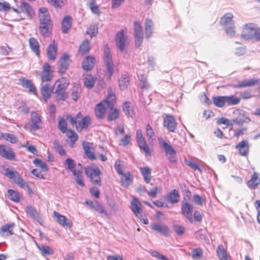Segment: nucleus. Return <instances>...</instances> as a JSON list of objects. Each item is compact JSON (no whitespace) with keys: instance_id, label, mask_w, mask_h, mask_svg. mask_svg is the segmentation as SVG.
I'll use <instances>...</instances> for the list:
<instances>
[{"instance_id":"1","label":"nucleus","mask_w":260,"mask_h":260,"mask_svg":"<svg viewBox=\"0 0 260 260\" xmlns=\"http://www.w3.org/2000/svg\"><path fill=\"white\" fill-rule=\"evenodd\" d=\"M12 10L17 14L18 20L30 19L35 15L31 6L23 1H21L16 8H13Z\"/></svg>"},{"instance_id":"2","label":"nucleus","mask_w":260,"mask_h":260,"mask_svg":"<svg viewBox=\"0 0 260 260\" xmlns=\"http://www.w3.org/2000/svg\"><path fill=\"white\" fill-rule=\"evenodd\" d=\"M67 118L71 123L76 125V128L78 131L87 129L91 123L90 117L88 116L83 117L81 112H78L75 117L71 115H67Z\"/></svg>"},{"instance_id":"3","label":"nucleus","mask_w":260,"mask_h":260,"mask_svg":"<svg viewBox=\"0 0 260 260\" xmlns=\"http://www.w3.org/2000/svg\"><path fill=\"white\" fill-rule=\"evenodd\" d=\"M244 39H254L257 41H260V26L253 23L246 24L243 28L241 34Z\"/></svg>"},{"instance_id":"4","label":"nucleus","mask_w":260,"mask_h":260,"mask_svg":"<svg viewBox=\"0 0 260 260\" xmlns=\"http://www.w3.org/2000/svg\"><path fill=\"white\" fill-rule=\"evenodd\" d=\"M85 173L93 184L101 186L102 171L98 166L92 164L91 166L85 168Z\"/></svg>"},{"instance_id":"5","label":"nucleus","mask_w":260,"mask_h":260,"mask_svg":"<svg viewBox=\"0 0 260 260\" xmlns=\"http://www.w3.org/2000/svg\"><path fill=\"white\" fill-rule=\"evenodd\" d=\"M136 139L138 146L141 150L144 152L146 157H150L152 154V150L148 146L141 129H138L137 131Z\"/></svg>"},{"instance_id":"6","label":"nucleus","mask_w":260,"mask_h":260,"mask_svg":"<svg viewBox=\"0 0 260 260\" xmlns=\"http://www.w3.org/2000/svg\"><path fill=\"white\" fill-rule=\"evenodd\" d=\"M103 58L107 71L109 74V78L110 79L114 73V66L112 61V54L108 44H106L104 48Z\"/></svg>"},{"instance_id":"7","label":"nucleus","mask_w":260,"mask_h":260,"mask_svg":"<svg viewBox=\"0 0 260 260\" xmlns=\"http://www.w3.org/2000/svg\"><path fill=\"white\" fill-rule=\"evenodd\" d=\"M161 146L164 148L165 153L168 156L169 161L171 164H176V151L173 147L165 141L162 140L160 142Z\"/></svg>"},{"instance_id":"8","label":"nucleus","mask_w":260,"mask_h":260,"mask_svg":"<svg viewBox=\"0 0 260 260\" xmlns=\"http://www.w3.org/2000/svg\"><path fill=\"white\" fill-rule=\"evenodd\" d=\"M5 171L6 172L5 174L7 177L12 179L14 183L20 187L22 188H25V183L17 172L11 170L9 168L6 169Z\"/></svg>"},{"instance_id":"9","label":"nucleus","mask_w":260,"mask_h":260,"mask_svg":"<svg viewBox=\"0 0 260 260\" xmlns=\"http://www.w3.org/2000/svg\"><path fill=\"white\" fill-rule=\"evenodd\" d=\"M42 128V116L36 112L31 113L30 124L29 129L30 132H36Z\"/></svg>"},{"instance_id":"10","label":"nucleus","mask_w":260,"mask_h":260,"mask_svg":"<svg viewBox=\"0 0 260 260\" xmlns=\"http://www.w3.org/2000/svg\"><path fill=\"white\" fill-rule=\"evenodd\" d=\"M115 42L116 47L123 51L128 45V42L124 35V30L122 29L118 31L115 37Z\"/></svg>"},{"instance_id":"11","label":"nucleus","mask_w":260,"mask_h":260,"mask_svg":"<svg viewBox=\"0 0 260 260\" xmlns=\"http://www.w3.org/2000/svg\"><path fill=\"white\" fill-rule=\"evenodd\" d=\"M71 62L70 56L66 53L62 54L58 60V73L60 75L64 74L68 70Z\"/></svg>"},{"instance_id":"12","label":"nucleus","mask_w":260,"mask_h":260,"mask_svg":"<svg viewBox=\"0 0 260 260\" xmlns=\"http://www.w3.org/2000/svg\"><path fill=\"white\" fill-rule=\"evenodd\" d=\"M53 77V71L52 67L48 62H45L42 68L41 80L42 82H49Z\"/></svg>"},{"instance_id":"13","label":"nucleus","mask_w":260,"mask_h":260,"mask_svg":"<svg viewBox=\"0 0 260 260\" xmlns=\"http://www.w3.org/2000/svg\"><path fill=\"white\" fill-rule=\"evenodd\" d=\"M134 29L135 44L137 47H139L141 45L143 39V30L141 23L137 21H135Z\"/></svg>"},{"instance_id":"14","label":"nucleus","mask_w":260,"mask_h":260,"mask_svg":"<svg viewBox=\"0 0 260 260\" xmlns=\"http://www.w3.org/2000/svg\"><path fill=\"white\" fill-rule=\"evenodd\" d=\"M163 125L169 132H174L177 128V123L173 115L167 114L164 118Z\"/></svg>"},{"instance_id":"15","label":"nucleus","mask_w":260,"mask_h":260,"mask_svg":"<svg viewBox=\"0 0 260 260\" xmlns=\"http://www.w3.org/2000/svg\"><path fill=\"white\" fill-rule=\"evenodd\" d=\"M181 209L182 214L192 223L193 222L192 206L187 202L183 201Z\"/></svg>"},{"instance_id":"16","label":"nucleus","mask_w":260,"mask_h":260,"mask_svg":"<svg viewBox=\"0 0 260 260\" xmlns=\"http://www.w3.org/2000/svg\"><path fill=\"white\" fill-rule=\"evenodd\" d=\"M57 50V44L54 40H52L47 48V56L48 59L51 61L55 60L56 58Z\"/></svg>"},{"instance_id":"17","label":"nucleus","mask_w":260,"mask_h":260,"mask_svg":"<svg viewBox=\"0 0 260 260\" xmlns=\"http://www.w3.org/2000/svg\"><path fill=\"white\" fill-rule=\"evenodd\" d=\"M53 216L56 218L58 223L63 227L71 228L73 223L72 221L67 218L65 216L61 215L59 213L54 211Z\"/></svg>"},{"instance_id":"18","label":"nucleus","mask_w":260,"mask_h":260,"mask_svg":"<svg viewBox=\"0 0 260 260\" xmlns=\"http://www.w3.org/2000/svg\"><path fill=\"white\" fill-rule=\"evenodd\" d=\"M19 83L24 87L28 89L29 92L36 95L37 94V88L32 80L27 79L24 77L19 79Z\"/></svg>"},{"instance_id":"19","label":"nucleus","mask_w":260,"mask_h":260,"mask_svg":"<svg viewBox=\"0 0 260 260\" xmlns=\"http://www.w3.org/2000/svg\"><path fill=\"white\" fill-rule=\"evenodd\" d=\"M82 146L87 157L91 160L96 159V157L94 153V148L92 146V144L85 141L82 142Z\"/></svg>"},{"instance_id":"20","label":"nucleus","mask_w":260,"mask_h":260,"mask_svg":"<svg viewBox=\"0 0 260 260\" xmlns=\"http://www.w3.org/2000/svg\"><path fill=\"white\" fill-rule=\"evenodd\" d=\"M0 155L9 160H13L15 157V154L12 149L5 145H0Z\"/></svg>"},{"instance_id":"21","label":"nucleus","mask_w":260,"mask_h":260,"mask_svg":"<svg viewBox=\"0 0 260 260\" xmlns=\"http://www.w3.org/2000/svg\"><path fill=\"white\" fill-rule=\"evenodd\" d=\"M78 169L76 171H74L72 173L74 176V180L76 183L81 187H84L85 183L84 182V179L82 176L83 169L81 164H77Z\"/></svg>"},{"instance_id":"22","label":"nucleus","mask_w":260,"mask_h":260,"mask_svg":"<svg viewBox=\"0 0 260 260\" xmlns=\"http://www.w3.org/2000/svg\"><path fill=\"white\" fill-rule=\"evenodd\" d=\"M53 27L52 22L40 23L39 31L41 34L44 37H47L52 32Z\"/></svg>"},{"instance_id":"23","label":"nucleus","mask_w":260,"mask_h":260,"mask_svg":"<svg viewBox=\"0 0 260 260\" xmlns=\"http://www.w3.org/2000/svg\"><path fill=\"white\" fill-rule=\"evenodd\" d=\"M38 15L40 23L52 22L49 10L46 7L39 8Z\"/></svg>"},{"instance_id":"24","label":"nucleus","mask_w":260,"mask_h":260,"mask_svg":"<svg viewBox=\"0 0 260 260\" xmlns=\"http://www.w3.org/2000/svg\"><path fill=\"white\" fill-rule=\"evenodd\" d=\"M108 95L106 99L102 101L107 105L109 107H114L116 103V96L112 90V88L109 87L107 89Z\"/></svg>"},{"instance_id":"25","label":"nucleus","mask_w":260,"mask_h":260,"mask_svg":"<svg viewBox=\"0 0 260 260\" xmlns=\"http://www.w3.org/2000/svg\"><path fill=\"white\" fill-rule=\"evenodd\" d=\"M105 103L102 101L98 103L94 108V113L96 117L100 119L105 118L106 113V108Z\"/></svg>"},{"instance_id":"26","label":"nucleus","mask_w":260,"mask_h":260,"mask_svg":"<svg viewBox=\"0 0 260 260\" xmlns=\"http://www.w3.org/2000/svg\"><path fill=\"white\" fill-rule=\"evenodd\" d=\"M95 63V58L93 56H87L83 60L82 67L84 70H92Z\"/></svg>"},{"instance_id":"27","label":"nucleus","mask_w":260,"mask_h":260,"mask_svg":"<svg viewBox=\"0 0 260 260\" xmlns=\"http://www.w3.org/2000/svg\"><path fill=\"white\" fill-rule=\"evenodd\" d=\"M240 154L244 156L248 155L249 150V145L246 140H243L239 142L236 146Z\"/></svg>"},{"instance_id":"28","label":"nucleus","mask_w":260,"mask_h":260,"mask_svg":"<svg viewBox=\"0 0 260 260\" xmlns=\"http://www.w3.org/2000/svg\"><path fill=\"white\" fill-rule=\"evenodd\" d=\"M259 83V80L256 79H245L234 85L235 88H244L253 86Z\"/></svg>"},{"instance_id":"29","label":"nucleus","mask_w":260,"mask_h":260,"mask_svg":"<svg viewBox=\"0 0 260 260\" xmlns=\"http://www.w3.org/2000/svg\"><path fill=\"white\" fill-rule=\"evenodd\" d=\"M164 198L168 202L174 204L177 203L180 199V194L178 190L174 189Z\"/></svg>"},{"instance_id":"30","label":"nucleus","mask_w":260,"mask_h":260,"mask_svg":"<svg viewBox=\"0 0 260 260\" xmlns=\"http://www.w3.org/2000/svg\"><path fill=\"white\" fill-rule=\"evenodd\" d=\"M15 226L14 223L6 224L0 229V235L3 237L8 236L14 234L13 229Z\"/></svg>"},{"instance_id":"31","label":"nucleus","mask_w":260,"mask_h":260,"mask_svg":"<svg viewBox=\"0 0 260 260\" xmlns=\"http://www.w3.org/2000/svg\"><path fill=\"white\" fill-rule=\"evenodd\" d=\"M216 254L219 260H231L227 250L222 245H219L216 249Z\"/></svg>"},{"instance_id":"32","label":"nucleus","mask_w":260,"mask_h":260,"mask_svg":"<svg viewBox=\"0 0 260 260\" xmlns=\"http://www.w3.org/2000/svg\"><path fill=\"white\" fill-rule=\"evenodd\" d=\"M151 229L152 230L157 232L165 236H168L170 233L168 227L164 224L152 223L151 224Z\"/></svg>"},{"instance_id":"33","label":"nucleus","mask_w":260,"mask_h":260,"mask_svg":"<svg viewBox=\"0 0 260 260\" xmlns=\"http://www.w3.org/2000/svg\"><path fill=\"white\" fill-rule=\"evenodd\" d=\"M140 171L144 182L147 184L149 183L152 178L151 169L148 167H143L140 168Z\"/></svg>"},{"instance_id":"34","label":"nucleus","mask_w":260,"mask_h":260,"mask_svg":"<svg viewBox=\"0 0 260 260\" xmlns=\"http://www.w3.org/2000/svg\"><path fill=\"white\" fill-rule=\"evenodd\" d=\"M29 46L31 51L34 52L37 57H40V44L38 40L35 38L29 39Z\"/></svg>"},{"instance_id":"35","label":"nucleus","mask_w":260,"mask_h":260,"mask_svg":"<svg viewBox=\"0 0 260 260\" xmlns=\"http://www.w3.org/2000/svg\"><path fill=\"white\" fill-rule=\"evenodd\" d=\"M72 24V17L69 15L64 16L61 21V30L63 33H67Z\"/></svg>"},{"instance_id":"36","label":"nucleus","mask_w":260,"mask_h":260,"mask_svg":"<svg viewBox=\"0 0 260 260\" xmlns=\"http://www.w3.org/2000/svg\"><path fill=\"white\" fill-rule=\"evenodd\" d=\"M131 209L134 214H136L142 210V204L136 197L132 198V200L131 202Z\"/></svg>"},{"instance_id":"37","label":"nucleus","mask_w":260,"mask_h":260,"mask_svg":"<svg viewBox=\"0 0 260 260\" xmlns=\"http://www.w3.org/2000/svg\"><path fill=\"white\" fill-rule=\"evenodd\" d=\"M90 50V43L89 41L85 40L79 46L78 53V55L83 56L87 54Z\"/></svg>"},{"instance_id":"38","label":"nucleus","mask_w":260,"mask_h":260,"mask_svg":"<svg viewBox=\"0 0 260 260\" xmlns=\"http://www.w3.org/2000/svg\"><path fill=\"white\" fill-rule=\"evenodd\" d=\"M260 183V175L254 172L251 178L247 182L248 186L252 189L256 188Z\"/></svg>"},{"instance_id":"39","label":"nucleus","mask_w":260,"mask_h":260,"mask_svg":"<svg viewBox=\"0 0 260 260\" xmlns=\"http://www.w3.org/2000/svg\"><path fill=\"white\" fill-rule=\"evenodd\" d=\"M122 109L127 116L132 117L135 114L134 107L132 104L129 102H125L123 103L122 105Z\"/></svg>"},{"instance_id":"40","label":"nucleus","mask_w":260,"mask_h":260,"mask_svg":"<svg viewBox=\"0 0 260 260\" xmlns=\"http://www.w3.org/2000/svg\"><path fill=\"white\" fill-rule=\"evenodd\" d=\"M107 115V119L109 121H114L117 119L120 115V111L116 108L111 107Z\"/></svg>"},{"instance_id":"41","label":"nucleus","mask_w":260,"mask_h":260,"mask_svg":"<svg viewBox=\"0 0 260 260\" xmlns=\"http://www.w3.org/2000/svg\"><path fill=\"white\" fill-rule=\"evenodd\" d=\"M122 176L121 178V185L124 187H128L133 182V176L130 172H127L126 174H120Z\"/></svg>"},{"instance_id":"42","label":"nucleus","mask_w":260,"mask_h":260,"mask_svg":"<svg viewBox=\"0 0 260 260\" xmlns=\"http://www.w3.org/2000/svg\"><path fill=\"white\" fill-rule=\"evenodd\" d=\"M130 80L129 75L127 74L122 75L118 80L119 86L121 90H124L128 86Z\"/></svg>"},{"instance_id":"43","label":"nucleus","mask_w":260,"mask_h":260,"mask_svg":"<svg viewBox=\"0 0 260 260\" xmlns=\"http://www.w3.org/2000/svg\"><path fill=\"white\" fill-rule=\"evenodd\" d=\"M8 198L12 201L18 203L20 201L21 196L19 192L12 189H9L7 191Z\"/></svg>"},{"instance_id":"44","label":"nucleus","mask_w":260,"mask_h":260,"mask_svg":"<svg viewBox=\"0 0 260 260\" xmlns=\"http://www.w3.org/2000/svg\"><path fill=\"white\" fill-rule=\"evenodd\" d=\"M68 85L69 81L67 78L64 77L60 78L55 83V85H56L57 87L56 90L60 91L61 90H64L67 87Z\"/></svg>"},{"instance_id":"45","label":"nucleus","mask_w":260,"mask_h":260,"mask_svg":"<svg viewBox=\"0 0 260 260\" xmlns=\"http://www.w3.org/2000/svg\"><path fill=\"white\" fill-rule=\"evenodd\" d=\"M153 29V23L150 19H147L145 23V32L146 38H150L152 34Z\"/></svg>"},{"instance_id":"46","label":"nucleus","mask_w":260,"mask_h":260,"mask_svg":"<svg viewBox=\"0 0 260 260\" xmlns=\"http://www.w3.org/2000/svg\"><path fill=\"white\" fill-rule=\"evenodd\" d=\"M83 83L85 87L88 89H91L94 85V79L90 74L85 75L83 78Z\"/></svg>"},{"instance_id":"47","label":"nucleus","mask_w":260,"mask_h":260,"mask_svg":"<svg viewBox=\"0 0 260 260\" xmlns=\"http://www.w3.org/2000/svg\"><path fill=\"white\" fill-rule=\"evenodd\" d=\"M65 134L71 141L70 144L71 147H74L75 142L78 139V135L74 131L71 129H69Z\"/></svg>"},{"instance_id":"48","label":"nucleus","mask_w":260,"mask_h":260,"mask_svg":"<svg viewBox=\"0 0 260 260\" xmlns=\"http://www.w3.org/2000/svg\"><path fill=\"white\" fill-rule=\"evenodd\" d=\"M214 104L217 107L221 108L226 103L225 96H216L212 99Z\"/></svg>"},{"instance_id":"49","label":"nucleus","mask_w":260,"mask_h":260,"mask_svg":"<svg viewBox=\"0 0 260 260\" xmlns=\"http://www.w3.org/2000/svg\"><path fill=\"white\" fill-rule=\"evenodd\" d=\"M41 93L44 100L47 102L50 98L51 93V90L48 84H46L42 87L41 89Z\"/></svg>"},{"instance_id":"50","label":"nucleus","mask_w":260,"mask_h":260,"mask_svg":"<svg viewBox=\"0 0 260 260\" xmlns=\"http://www.w3.org/2000/svg\"><path fill=\"white\" fill-rule=\"evenodd\" d=\"M145 133L148 141H152L155 139L154 131L150 124L146 125Z\"/></svg>"},{"instance_id":"51","label":"nucleus","mask_w":260,"mask_h":260,"mask_svg":"<svg viewBox=\"0 0 260 260\" xmlns=\"http://www.w3.org/2000/svg\"><path fill=\"white\" fill-rule=\"evenodd\" d=\"M26 212L28 216L35 220L40 219L39 214L37 210L31 206H28L26 208Z\"/></svg>"},{"instance_id":"52","label":"nucleus","mask_w":260,"mask_h":260,"mask_svg":"<svg viewBox=\"0 0 260 260\" xmlns=\"http://www.w3.org/2000/svg\"><path fill=\"white\" fill-rule=\"evenodd\" d=\"M51 6L55 8H61L66 4L67 0H46Z\"/></svg>"},{"instance_id":"53","label":"nucleus","mask_w":260,"mask_h":260,"mask_svg":"<svg viewBox=\"0 0 260 260\" xmlns=\"http://www.w3.org/2000/svg\"><path fill=\"white\" fill-rule=\"evenodd\" d=\"M64 164L67 166V169L73 173L74 171H76L75 169L77 166L76 162L70 158H67L65 161Z\"/></svg>"},{"instance_id":"54","label":"nucleus","mask_w":260,"mask_h":260,"mask_svg":"<svg viewBox=\"0 0 260 260\" xmlns=\"http://www.w3.org/2000/svg\"><path fill=\"white\" fill-rule=\"evenodd\" d=\"M38 248L41 251L42 255H49L53 253V250L52 249L48 246L44 245H38Z\"/></svg>"},{"instance_id":"55","label":"nucleus","mask_w":260,"mask_h":260,"mask_svg":"<svg viewBox=\"0 0 260 260\" xmlns=\"http://www.w3.org/2000/svg\"><path fill=\"white\" fill-rule=\"evenodd\" d=\"M33 163L36 166L41 168L42 172H47L48 171V168L46 164L40 158H36L33 160Z\"/></svg>"},{"instance_id":"56","label":"nucleus","mask_w":260,"mask_h":260,"mask_svg":"<svg viewBox=\"0 0 260 260\" xmlns=\"http://www.w3.org/2000/svg\"><path fill=\"white\" fill-rule=\"evenodd\" d=\"M233 18V15L232 13H228L223 16L220 20V23L223 26H225L228 24L231 23Z\"/></svg>"},{"instance_id":"57","label":"nucleus","mask_w":260,"mask_h":260,"mask_svg":"<svg viewBox=\"0 0 260 260\" xmlns=\"http://www.w3.org/2000/svg\"><path fill=\"white\" fill-rule=\"evenodd\" d=\"M203 255V251L201 248H194L191 251V257L193 259H201Z\"/></svg>"},{"instance_id":"58","label":"nucleus","mask_w":260,"mask_h":260,"mask_svg":"<svg viewBox=\"0 0 260 260\" xmlns=\"http://www.w3.org/2000/svg\"><path fill=\"white\" fill-rule=\"evenodd\" d=\"M58 127L62 133L64 134L69 129L67 128V123L62 117H60L58 122Z\"/></svg>"},{"instance_id":"59","label":"nucleus","mask_w":260,"mask_h":260,"mask_svg":"<svg viewBox=\"0 0 260 260\" xmlns=\"http://www.w3.org/2000/svg\"><path fill=\"white\" fill-rule=\"evenodd\" d=\"M226 103L229 105H236L240 102V98L234 95L225 96Z\"/></svg>"},{"instance_id":"60","label":"nucleus","mask_w":260,"mask_h":260,"mask_svg":"<svg viewBox=\"0 0 260 260\" xmlns=\"http://www.w3.org/2000/svg\"><path fill=\"white\" fill-rule=\"evenodd\" d=\"M2 139H5L12 144L17 143L18 141V139L14 135L9 133L3 134Z\"/></svg>"},{"instance_id":"61","label":"nucleus","mask_w":260,"mask_h":260,"mask_svg":"<svg viewBox=\"0 0 260 260\" xmlns=\"http://www.w3.org/2000/svg\"><path fill=\"white\" fill-rule=\"evenodd\" d=\"M53 148L56 152L59 153V155L61 156L66 155V152L63 146L59 144L58 142H54L53 143Z\"/></svg>"},{"instance_id":"62","label":"nucleus","mask_w":260,"mask_h":260,"mask_svg":"<svg viewBox=\"0 0 260 260\" xmlns=\"http://www.w3.org/2000/svg\"><path fill=\"white\" fill-rule=\"evenodd\" d=\"M140 220V221L145 224H148L149 223L148 219L145 214V213L143 211V210L140 212H138L136 214H134Z\"/></svg>"},{"instance_id":"63","label":"nucleus","mask_w":260,"mask_h":260,"mask_svg":"<svg viewBox=\"0 0 260 260\" xmlns=\"http://www.w3.org/2000/svg\"><path fill=\"white\" fill-rule=\"evenodd\" d=\"M98 27L95 25H90L87 29L86 32L91 38L96 36L98 34Z\"/></svg>"},{"instance_id":"64","label":"nucleus","mask_w":260,"mask_h":260,"mask_svg":"<svg viewBox=\"0 0 260 260\" xmlns=\"http://www.w3.org/2000/svg\"><path fill=\"white\" fill-rule=\"evenodd\" d=\"M151 255L157 258L159 260H171L170 259L168 258L166 256L159 253L158 252L154 250L151 251L150 252Z\"/></svg>"}]
</instances>
